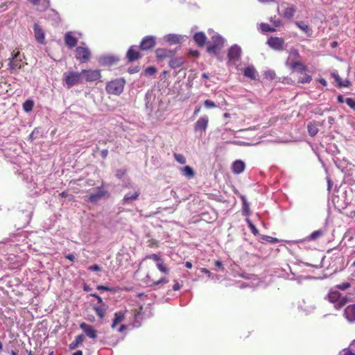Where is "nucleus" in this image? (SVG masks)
<instances>
[{
    "mask_svg": "<svg viewBox=\"0 0 355 355\" xmlns=\"http://www.w3.org/2000/svg\"><path fill=\"white\" fill-rule=\"evenodd\" d=\"M344 315L350 322L355 321V304H350L345 309Z\"/></svg>",
    "mask_w": 355,
    "mask_h": 355,
    "instance_id": "b1692460",
    "label": "nucleus"
},
{
    "mask_svg": "<svg viewBox=\"0 0 355 355\" xmlns=\"http://www.w3.org/2000/svg\"><path fill=\"white\" fill-rule=\"evenodd\" d=\"M189 54L190 56L195 57V58H198L200 55L199 51H196V50H191L189 52Z\"/></svg>",
    "mask_w": 355,
    "mask_h": 355,
    "instance_id": "6e6d98bb",
    "label": "nucleus"
},
{
    "mask_svg": "<svg viewBox=\"0 0 355 355\" xmlns=\"http://www.w3.org/2000/svg\"><path fill=\"white\" fill-rule=\"evenodd\" d=\"M64 44L69 49H73L77 45L78 39L71 31L67 32L64 36Z\"/></svg>",
    "mask_w": 355,
    "mask_h": 355,
    "instance_id": "dca6fc26",
    "label": "nucleus"
},
{
    "mask_svg": "<svg viewBox=\"0 0 355 355\" xmlns=\"http://www.w3.org/2000/svg\"><path fill=\"white\" fill-rule=\"evenodd\" d=\"M200 110H201V107L200 106L196 107L195 110H194V112H193V116H196L199 114Z\"/></svg>",
    "mask_w": 355,
    "mask_h": 355,
    "instance_id": "69168bd1",
    "label": "nucleus"
},
{
    "mask_svg": "<svg viewBox=\"0 0 355 355\" xmlns=\"http://www.w3.org/2000/svg\"><path fill=\"white\" fill-rule=\"evenodd\" d=\"M350 284L349 282H345L341 284H338L336 287L342 291H345L350 287Z\"/></svg>",
    "mask_w": 355,
    "mask_h": 355,
    "instance_id": "8fccbe9b",
    "label": "nucleus"
},
{
    "mask_svg": "<svg viewBox=\"0 0 355 355\" xmlns=\"http://www.w3.org/2000/svg\"><path fill=\"white\" fill-rule=\"evenodd\" d=\"M345 101L349 107L355 110V98H346Z\"/></svg>",
    "mask_w": 355,
    "mask_h": 355,
    "instance_id": "a18cd8bd",
    "label": "nucleus"
},
{
    "mask_svg": "<svg viewBox=\"0 0 355 355\" xmlns=\"http://www.w3.org/2000/svg\"><path fill=\"white\" fill-rule=\"evenodd\" d=\"M344 355H355V353L349 347L348 349L345 350Z\"/></svg>",
    "mask_w": 355,
    "mask_h": 355,
    "instance_id": "680f3d73",
    "label": "nucleus"
},
{
    "mask_svg": "<svg viewBox=\"0 0 355 355\" xmlns=\"http://www.w3.org/2000/svg\"><path fill=\"white\" fill-rule=\"evenodd\" d=\"M207 37L203 32L196 33L193 35V40L199 47H203L207 42Z\"/></svg>",
    "mask_w": 355,
    "mask_h": 355,
    "instance_id": "5701e85b",
    "label": "nucleus"
},
{
    "mask_svg": "<svg viewBox=\"0 0 355 355\" xmlns=\"http://www.w3.org/2000/svg\"><path fill=\"white\" fill-rule=\"evenodd\" d=\"M156 72L157 69L155 67H148L144 71V73L146 76H153L155 74Z\"/></svg>",
    "mask_w": 355,
    "mask_h": 355,
    "instance_id": "37998d69",
    "label": "nucleus"
},
{
    "mask_svg": "<svg viewBox=\"0 0 355 355\" xmlns=\"http://www.w3.org/2000/svg\"><path fill=\"white\" fill-rule=\"evenodd\" d=\"M166 41L170 44H178L180 41V36L175 34H169L166 36Z\"/></svg>",
    "mask_w": 355,
    "mask_h": 355,
    "instance_id": "f704fd0d",
    "label": "nucleus"
},
{
    "mask_svg": "<svg viewBox=\"0 0 355 355\" xmlns=\"http://www.w3.org/2000/svg\"><path fill=\"white\" fill-rule=\"evenodd\" d=\"M245 164L241 160L235 161L232 164V171L236 174H239L244 171Z\"/></svg>",
    "mask_w": 355,
    "mask_h": 355,
    "instance_id": "bb28decb",
    "label": "nucleus"
},
{
    "mask_svg": "<svg viewBox=\"0 0 355 355\" xmlns=\"http://www.w3.org/2000/svg\"><path fill=\"white\" fill-rule=\"evenodd\" d=\"M288 58H290L291 60H300V55L296 49H291L289 53Z\"/></svg>",
    "mask_w": 355,
    "mask_h": 355,
    "instance_id": "ea45409f",
    "label": "nucleus"
},
{
    "mask_svg": "<svg viewBox=\"0 0 355 355\" xmlns=\"http://www.w3.org/2000/svg\"><path fill=\"white\" fill-rule=\"evenodd\" d=\"M246 223L248 224V226L250 229L252 233L257 236L259 234V230L257 229V227L254 226V225L252 223V222L249 219L246 218Z\"/></svg>",
    "mask_w": 355,
    "mask_h": 355,
    "instance_id": "a19ab883",
    "label": "nucleus"
},
{
    "mask_svg": "<svg viewBox=\"0 0 355 355\" xmlns=\"http://www.w3.org/2000/svg\"><path fill=\"white\" fill-rule=\"evenodd\" d=\"M175 51L166 49H157L155 51L157 60L159 62H162L166 58H172L175 54Z\"/></svg>",
    "mask_w": 355,
    "mask_h": 355,
    "instance_id": "ddd939ff",
    "label": "nucleus"
},
{
    "mask_svg": "<svg viewBox=\"0 0 355 355\" xmlns=\"http://www.w3.org/2000/svg\"><path fill=\"white\" fill-rule=\"evenodd\" d=\"M175 159L181 164L186 163V158L182 154L174 153Z\"/></svg>",
    "mask_w": 355,
    "mask_h": 355,
    "instance_id": "79ce46f5",
    "label": "nucleus"
},
{
    "mask_svg": "<svg viewBox=\"0 0 355 355\" xmlns=\"http://www.w3.org/2000/svg\"><path fill=\"white\" fill-rule=\"evenodd\" d=\"M296 26H297L301 31L304 32L308 36H311L312 34V31L309 25L306 24L304 22L301 21H296L295 22Z\"/></svg>",
    "mask_w": 355,
    "mask_h": 355,
    "instance_id": "c85d7f7f",
    "label": "nucleus"
},
{
    "mask_svg": "<svg viewBox=\"0 0 355 355\" xmlns=\"http://www.w3.org/2000/svg\"><path fill=\"white\" fill-rule=\"evenodd\" d=\"M324 235V231L322 230H316L313 232H312L309 236H308V240L309 241H311V240H315L317 239L318 238Z\"/></svg>",
    "mask_w": 355,
    "mask_h": 355,
    "instance_id": "e433bc0d",
    "label": "nucleus"
},
{
    "mask_svg": "<svg viewBox=\"0 0 355 355\" xmlns=\"http://www.w3.org/2000/svg\"><path fill=\"white\" fill-rule=\"evenodd\" d=\"M125 173V171H122V170H118L117 171V173H116V176L119 178H121L122 176Z\"/></svg>",
    "mask_w": 355,
    "mask_h": 355,
    "instance_id": "e2e57ef3",
    "label": "nucleus"
},
{
    "mask_svg": "<svg viewBox=\"0 0 355 355\" xmlns=\"http://www.w3.org/2000/svg\"><path fill=\"white\" fill-rule=\"evenodd\" d=\"M204 105L207 108H214L216 107L215 103L210 100H205L204 101Z\"/></svg>",
    "mask_w": 355,
    "mask_h": 355,
    "instance_id": "de8ad7c7",
    "label": "nucleus"
},
{
    "mask_svg": "<svg viewBox=\"0 0 355 355\" xmlns=\"http://www.w3.org/2000/svg\"><path fill=\"white\" fill-rule=\"evenodd\" d=\"M345 98L343 97V95L340 94L337 96V101L339 103H345Z\"/></svg>",
    "mask_w": 355,
    "mask_h": 355,
    "instance_id": "052dcab7",
    "label": "nucleus"
},
{
    "mask_svg": "<svg viewBox=\"0 0 355 355\" xmlns=\"http://www.w3.org/2000/svg\"><path fill=\"white\" fill-rule=\"evenodd\" d=\"M98 191L96 193H93L90 195L88 198L87 201L90 202H96L98 201L101 198L105 196L107 194V191L101 189V188L98 187Z\"/></svg>",
    "mask_w": 355,
    "mask_h": 355,
    "instance_id": "4be33fe9",
    "label": "nucleus"
},
{
    "mask_svg": "<svg viewBox=\"0 0 355 355\" xmlns=\"http://www.w3.org/2000/svg\"><path fill=\"white\" fill-rule=\"evenodd\" d=\"M282 6H285L284 9L283 10L282 16L288 19H292L296 12V7L289 3H284Z\"/></svg>",
    "mask_w": 355,
    "mask_h": 355,
    "instance_id": "2eb2a0df",
    "label": "nucleus"
},
{
    "mask_svg": "<svg viewBox=\"0 0 355 355\" xmlns=\"http://www.w3.org/2000/svg\"><path fill=\"white\" fill-rule=\"evenodd\" d=\"M64 82L67 88H70L73 85L81 84L83 82L81 71H69L64 75Z\"/></svg>",
    "mask_w": 355,
    "mask_h": 355,
    "instance_id": "39448f33",
    "label": "nucleus"
},
{
    "mask_svg": "<svg viewBox=\"0 0 355 355\" xmlns=\"http://www.w3.org/2000/svg\"><path fill=\"white\" fill-rule=\"evenodd\" d=\"M312 80L311 76L309 74H305V76L303 78H300L298 80V83H309Z\"/></svg>",
    "mask_w": 355,
    "mask_h": 355,
    "instance_id": "c03bdc74",
    "label": "nucleus"
},
{
    "mask_svg": "<svg viewBox=\"0 0 355 355\" xmlns=\"http://www.w3.org/2000/svg\"><path fill=\"white\" fill-rule=\"evenodd\" d=\"M118 61L119 59L114 56L108 55L101 58L102 64L106 66H112L113 64H115L118 62Z\"/></svg>",
    "mask_w": 355,
    "mask_h": 355,
    "instance_id": "7c9ffc66",
    "label": "nucleus"
},
{
    "mask_svg": "<svg viewBox=\"0 0 355 355\" xmlns=\"http://www.w3.org/2000/svg\"><path fill=\"white\" fill-rule=\"evenodd\" d=\"M88 270H91V271H100L101 270V268L98 265L94 264V265L90 266L88 268Z\"/></svg>",
    "mask_w": 355,
    "mask_h": 355,
    "instance_id": "3c124183",
    "label": "nucleus"
},
{
    "mask_svg": "<svg viewBox=\"0 0 355 355\" xmlns=\"http://www.w3.org/2000/svg\"><path fill=\"white\" fill-rule=\"evenodd\" d=\"M19 52L17 51L16 53H14L12 54V56L11 58H10L9 61V67L11 71V72L15 71L22 67V60L21 58H19Z\"/></svg>",
    "mask_w": 355,
    "mask_h": 355,
    "instance_id": "f8f14e48",
    "label": "nucleus"
},
{
    "mask_svg": "<svg viewBox=\"0 0 355 355\" xmlns=\"http://www.w3.org/2000/svg\"><path fill=\"white\" fill-rule=\"evenodd\" d=\"M257 71L253 66L247 67L243 71V75L245 77L250 78L251 80L256 79Z\"/></svg>",
    "mask_w": 355,
    "mask_h": 355,
    "instance_id": "c756f323",
    "label": "nucleus"
},
{
    "mask_svg": "<svg viewBox=\"0 0 355 355\" xmlns=\"http://www.w3.org/2000/svg\"><path fill=\"white\" fill-rule=\"evenodd\" d=\"M224 45V40L219 35H214L208 42L207 51L210 54L218 55Z\"/></svg>",
    "mask_w": 355,
    "mask_h": 355,
    "instance_id": "f03ea898",
    "label": "nucleus"
},
{
    "mask_svg": "<svg viewBox=\"0 0 355 355\" xmlns=\"http://www.w3.org/2000/svg\"><path fill=\"white\" fill-rule=\"evenodd\" d=\"M261 29L264 32H274L275 29L274 28L270 27V26L268 24H261Z\"/></svg>",
    "mask_w": 355,
    "mask_h": 355,
    "instance_id": "49530a36",
    "label": "nucleus"
},
{
    "mask_svg": "<svg viewBox=\"0 0 355 355\" xmlns=\"http://www.w3.org/2000/svg\"><path fill=\"white\" fill-rule=\"evenodd\" d=\"M34 106V103L32 100L28 99L23 103V109L26 112H31Z\"/></svg>",
    "mask_w": 355,
    "mask_h": 355,
    "instance_id": "c9c22d12",
    "label": "nucleus"
},
{
    "mask_svg": "<svg viewBox=\"0 0 355 355\" xmlns=\"http://www.w3.org/2000/svg\"><path fill=\"white\" fill-rule=\"evenodd\" d=\"M93 309L96 312V315L98 316V318L101 320H103L105 316L106 311L108 309V306L105 303H103L99 304V305H94L93 306Z\"/></svg>",
    "mask_w": 355,
    "mask_h": 355,
    "instance_id": "412c9836",
    "label": "nucleus"
},
{
    "mask_svg": "<svg viewBox=\"0 0 355 355\" xmlns=\"http://www.w3.org/2000/svg\"><path fill=\"white\" fill-rule=\"evenodd\" d=\"M327 299L330 302L335 304V308L337 309L343 307L349 301L347 297H341V294L338 291L334 290H330L327 295Z\"/></svg>",
    "mask_w": 355,
    "mask_h": 355,
    "instance_id": "20e7f679",
    "label": "nucleus"
},
{
    "mask_svg": "<svg viewBox=\"0 0 355 355\" xmlns=\"http://www.w3.org/2000/svg\"><path fill=\"white\" fill-rule=\"evenodd\" d=\"M241 50L237 46H232L228 51V58L230 60H238L241 57Z\"/></svg>",
    "mask_w": 355,
    "mask_h": 355,
    "instance_id": "aec40b11",
    "label": "nucleus"
},
{
    "mask_svg": "<svg viewBox=\"0 0 355 355\" xmlns=\"http://www.w3.org/2000/svg\"><path fill=\"white\" fill-rule=\"evenodd\" d=\"M85 340V336L80 334L75 338V340L71 343L69 345V348L71 350L76 349L79 345H82Z\"/></svg>",
    "mask_w": 355,
    "mask_h": 355,
    "instance_id": "a878e982",
    "label": "nucleus"
},
{
    "mask_svg": "<svg viewBox=\"0 0 355 355\" xmlns=\"http://www.w3.org/2000/svg\"><path fill=\"white\" fill-rule=\"evenodd\" d=\"M182 287V285L180 284L178 282H175L174 285L173 286V290L175 291H179Z\"/></svg>",
    "mask_w": 355,
    "mask_h": 355,
    "instance_id": "4d7b16f0",
    "label": "nucleus"
},
{
    "mask_svg": "<svg viewBox=\"0 0 355 355\" xmlns=\"http://www.w3.org/2000/svg\"><path fill=\"white\" fill-rule=\"evenodd\" d=\"M33 6H42L40 10H44L50 6V0H28Z\"/></svg>",
    "mask_w": 355,
    "mask_h": 355,
    "instance_id": "cd10ccee",
    "label": "nucleus"
},
{
    "mask_svg": "<svg viewBox=\"0 0 355 355\" xmlns=\"http://www.w3.org/2000/svg\"><path fill=\"white\" fill-rule=\"evenodd\" d=\"M215 266L219 268L223 269V265L221 261H216L214 263Z\"/></svg>",
    "mask_w": 355,
    "mask_h": 355,
    "instance_id": "0e129e2a",
    "label": "nucleus"
},
{
    "mask_svg": "<svg viewBox=\"0 0 355 355\" xmlns=\"http://www.w3.org/2000/svg\"><path fill=\"white\" fill-rule=\"evenodd\" d=\"M308 132L311 137H314L317 135L318 129L316 125L312 123L308 124Z\"/></svg>",
    "mask_w": 355,
    "mask_h": 355,
    "instance_id": "4c0bfd02",
    "label": "nucleus"
},
{
    "mask_svg": "<svg viewBox=\"0 0 355 355\" xmlns=\"http://www.w3.org/2000/svg\"><path fill=\"white\" fill-rule=\"evenodd\" d=\"M155 39L153 36H146L140 43L139 48L141 50L147 51L153 49L155 45Z\"/></svg>",
    "mask_w": 355,
    "mask_h": 355,
    "instance_id": "4468645a",
    "label": "nucleus"
},
{
    "mask_svg": "<svg viewBox=\"0 0 355 355\" xmlns=\"http://www.w3.org/2000/svg\"><path fill=\"white\" fill-rule=\"evenodd\" d=\"M143 281L148 286H157L168 282L165 277L158 278V273L155 269L148 272Z\"/></svg>",
    "mask_w": 355,
    "mask_h": 355,
    "instance_id": "7ed1b4c3",
    "label": "nucleus"
},
{
    "mask_svg": "<svg viewBox=\"0 0 355 355\" xmlns=\"http://www.w3.org/2000/svg\"><path fill=\"white\" fill-rule=\"evenodd\" d=\"M125 318V315L122 311H118L114 313V318L113 319L112 328H115V327L120 322H121Z\"/></svg>",
    "mask_w": 355,
    "mask_h": 355,
    "instance_id": "2f4dec72",
    "label": "nucleus"
},
{
    "mask_svg": "<svg viewBox=\"0 0 355 355\" xmlns=\"http://www.w3.org/2000/svg\"><path fill=\"white\" fill-rule=\"evenodd\" d=\"M147 259H152L157 262V268L159 271L164 274H168L169 269L167 268L166 265L164 263L163 259L161 256L158 254H151L145 257L144 261Z\"/></svg>",
    "mask_w": 355,
    "mask_h": 355,
    "instance_id": "6e6552de",
    "label": "nucleus"
},
{
    "mask_svg": "<svg viewBox=\"0 0 355 355\" xmlns=\"http://www.w3.org/2000/svg\"><path fill=\"white\" fill-rule=\"evenodd\" d=\"M125 80L120 78L108 82L105 90L108 94L119 96L123 91Z\"/></svg>",
    "mask_w": 355,
    "mask_h": 355,
    "instance_id": "f257e3e1",
    "label": "nucleus"
},
{
    "mask_svg": "<svg viewBox=\"0 0 355 355\" xmlns=\"http://www.w3.org/2000/svg\"><path fill=\"white\" fill-rule=\"evenodd\" d=\"M209 123V117L207 115L200 116L194 124V131L200 132V135L205 133L207 129Z\"/></svg>",
    "mask_w": 355,
    "mask_h": 355,
    "instance_id": "1a4fd4ad",
    "label": "nucleus"
},
{
    "mask_svg": "<svg viewBox=\"0 0 355 355\" xmlns=\"http://www.w3.org/2000/svg\"><path fill=\"white\" fill-rule=\"evenodd\" d=\"M101 155L102 158L106 159L108 155V150L107 149H104V150H101Z\"/></svg>",
    "mask_w": 355,
    "mask_h": 355,
    "instance_id": "13d9d810",
    "label": "nucleus"
},
{
    "mask_svg": "<svg viewBox=\"0 0 355 355\" xmlns=\"http://www.w3.org/2000/svg\"><path fill=\"white\" fill-rule=\"evenodd\" d=\"M128 71L129 73H135L139 71V67H130L128 69Z\"/></svg>",
    "mask_w": 355,
    "mask_h": 355,
    "instance_id": "603ef678",
    "label": "nucleus"
},
{
    "mask_svg": "<svg viewBox=\"0 0 355 355\" xmlns=\"http://www.w3.org/2000/svg\"><path fill=\"white\" fill-rule=\"evenodd\" d=\"M332 76L334 78L335 80L338 83L339 86L343 85L341 83V78H340L338 74L333 73Z\"/></svg>",
    "mask_w": 355,
    "mask_h": 355,
    "instance_id": "864d4df0",
    "label": "nucleus"
},
{
    "mask_svg": "<svg viewBox=\"0 0 355 355\" xmlns=\"http://www.w3.org/2000/svg\"><path fill=\"white\" fill-rule=\"evenodd\" d=\"M90 295L92 297H94L96 298L98 304L104 303L103 301L102 297L100 295H98V294H96V293H92V294H90Z\"/></svg>",
    "mask_w": 355,
    "mask_h": 355,
    "instance_id": "5fc2aeb1",
    "label": "nucleus"
},
{
    "mask_svg": "<svg viewBox=\"0 0 355 355\" xmlns=\"http://www.w3.org/2000/svg\"><path fill=\"white\" fill-rule=\"evenodd\" d=\"M96 289L98 291H114V289L113 288L108 287L107 286L98 285L96 286Z\"/></svg>",
    "mask_w": 355,
    "mask_h": 355,
    "instance_id": "09e8293b",
    "label": "nucleus"
},
{
    "mask_svg": "<svg viewBox=\"0 0 355 355\" xmlns=\"http://www.w3.org/2000/svg\"><path fill=\"white\" fill-rule=\"evenodd\" d=\"M349 348L355 353V340L350 343Z\"/></svg>",
    "mask_w": 355,
    "mask_h": 355,
    "instance_id": "774afa93",
    "label": "nucleus"
},
{
    "mask_svg": "<svg viewBox=\"0 0 355 355\" xmlns=\"http://www.w3.org/2000/svg\"><path fill=\"white\" fill-rule=\"evenodd\" d=\"M182 174L189 178H193L195 175V172L193 168L189 166H185L182 168Z\"/></svg>",
    "mask_w": 355,
    "mask_h": 355,
    "instance_id": "473e14b6",
    "label": "nucleus"
},
{
    "mask_svg": "<svg viewBox=\"0 0 355 355\" xmlns=\"http://www.w3.org/2000/svg\"><path fill=\"white\" fill-rule=\"evenodd\" d=\"M80 328L88 337L93 339H96L97 338V331L91 325L83 322L80 324Z\"/></svg>",
    "mask_w": 355,
    "mask_h": 355,
    "instance_id": "a211bd4d",
    "label": "nucleus"
},
{
    "mask_svg": "<svg viewBox=\"0 0 355 355\" xmlns=\"http://www.w3.org/2000/svg\"><path fill=\"white\" fill-rule=\"evenodd\" d=\"M34 34L35 40L37 42L40 44H45V35L44 32L42 29V28L37 24H35L33 27Z\"/></svg>",
    "mask_w": 355,
    "mask_h": 355,
    "instance_id": "6ab92c4d",
    "label": "nucleus"
},
{
    "mask_svg": "<svg viewBox=\"0 0 355 355\" xmlns=\"http://www.w3.org/2000/svg\"><path fill=\"white\" fill-rule=\"evenodd\" d=\"M284 40L282 37H270L267 42L268 46L276 51H282L284 49Z\"/></svg>",
    "mask_w": 355,
    "mask_h": 355,
    "instance_id": "9b49d317",
    "label": "nucleus"
},
{
    "mask_svg": "<svg viewBox=\"0 0 355 355\" xmlns=\"http://www.w3.org/2000/svg\"><path fill=\"white\" fill-rule=\"evenodd\" d=\"M91 51L86 46H77L75 49V58L81 63L88 62L91 59Z\"/></svg>",
    "mask_w": 355,
    "mask_h": 355,
    "instance_id": "423d86ee",
    "label": "nucleus"
},
{
    "mask_svg": "<svg viewBox=\"0 0 355 355\" xmlns=\"http://www.w3.org/2000/svg\"><path fill=\"white\" fill-rule=\"evenodd\" d=\"M132 311L134 318L137 321L142 318V315L144 313L142 306H139L138 309H135Z\"/></svg>",
    "mask_w": 355,
    "mask_h": 355,
    "instance_id": "58836bf2",
    "label": "nucleus"
},
{
    "mask_svg": "<svg viewBox=\"0 0 355 355\" xmlns=\"http://www.w3.org/2000/svg\"><path fill=\"white\" fill-rule=\"evenodd\" d=\"M200 271L205 274H207L209 276H210V275H211L210 271L205 268H201Z\"/></svg>",
    "mask_w": 355,
    "mask_h": 355,
    "instance_id": "338daca9",
    "label": "nucleus"
},
{
    "mask_svg": "<svg viewBox=\"0 0 355 355\" xmlns=\"http://www.w3.org/2000/svg\"><path fill=\"white\" fill-rule=\"evenodd\" d=\"M141 57V53L138 50H137L136 46H130L126 53V58L130 62L136 61L139 60Z\"/></svg>",
    "mask_w": 355,
    "mask_h": 355,
    "instance_id": "f3484780",
    "label": "nucleus"
},
{
    "mask_svg": "<svg viewBox=\"0 0 355 355\" xmlns=\"http://www.w3.org/2000/svg\"><path fill=\"white\" fill-rule=\"evenodd\" d=\"M82 77L86 82H94L101 78V71L99 69H82Z\"/></svg>",
    "mask_w": 355,
    "mask_h": 355,
    "instance_id": "0eeeda50",
    "label": "nucleus"
},
{
    "mask_svg": "<svg viewBox=\"0 0 355 355\" xmlns=\"http://www.w3.org/2000/svg\"><path fill=\"white\" fill-rule=\"evenodd\" d=\"M65 258L69 259L71 261H74L76 258L73 254H68L65 255Z\"/></svg>",
    "mask_w": 355,
    "mask_h": 355,
    "instance_id": "bf43d9fd",
    "label": "nucleus"
},
{
    "mask_svg": "<svg viewBox=\"0 0 355 355\" xmlns=\"http://www.w3.org/2000/svg\"><path fill=\"white\" fill-rule=\"evenodd\" d=\"M286 65L292 71H297L300 73L305 72L307 69L306 66L302 63L300 60H291L290 58L287 59Z\"/></svg>",
    "mask_w": 355,
    "mask_h": 355,
    "instance_id": "9d476101",
    "label": "nucleus"
},
{
    "mask_svg": "<svg viewBox=\"0 0 355 355\" xmlns=\"http://www.w3.org/2000/svg\"><path fill=\"white\" fill-rule=\"evenodd\" d=\"M185 62V60L182 57H177L170 60L168 65L172 69H177L183 65Z\"/></svg>",
    "mask_w": 355,
    "mask_h": 355,
    "instance_id": "393cba45",
    "label": "nucleus"
},
{
    "mask_svg": "<svg viewBox=\"0 0 355 355\" xmlns=\"http://www.w3.org/2000/svg\"><path fill=\"white\" fill-rule=\"evenodd\" d=\"M140 195V192L139 191L135 192L134 194L132 195H130V194H126L123 199V201L125 202V203H128L131 201H133V200H136L139 196Z\"/></svg>",
    "mask_w": 355,
    "mask_h": 355,
    "instance_id": "72a5a7b5",
    "label": "nucleus"
}]
</instances>
